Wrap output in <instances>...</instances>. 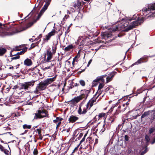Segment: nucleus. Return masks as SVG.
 <instances>
[{
    "instance_id": "obj_58",
    "label": "nucleus",
    "mask_w": 155,
    "mask_h": 155,
    "mask_svg": "<svg viewBox=\"0 0 155 155\" xmlns=\"http://www.w3.org/2000/svg\"><path fill=\"white\" fill-rule=\"evenodd\" d=\"M98 142V140L97 139V138H96L95 139V143H94V144H97Z\"/></svg>"
},
{
    "instance_id": "obj_53",
    "label": "nucleus",
    "mask_w": 155,
    "mask_h": 155,
    "mask_svg": "<svg viewBox=\"0 0 155 155\" xmlns=\"http://www.w3.org/2000/svg\"><path fill=\"white\" fill-rule=\"evenodd\" d=\"M94 82V81H93V82L92 83V85L93 86H96L97 85V82H95L94 83H93Z\"/></svg>"
},
{
    "instance_id": "obj_42",
    "label": "nucleus",
    "mask_w": 155,
    "mask_h": 155,
    "mask_svg": "<svg viewBox=\"0 0 155 155\" xmlns=\"http://www.w3.org/2000/svg\"><path fill=\"white\" fill-rule=\"evenodd\" d=\"M145 138L147 142H148L149 141L150 137L148 136L147 135H146Z\"/></svg>"
},
{
    "instance_id": "obj_54",
    "label": "nucleus",
    "mask_w": 155,
    "mask_h": 155,
    "mask_svg": "<svg viewBox=\"0 0 155 155\" xmlns=\"http://www.w3.org/2000/svg\"><path fill=\"white\" fill-rule=\"evenodd\" d=\"M92 59H90L89 61V62H88V63L87 64V66L88 67V66H89V65H90V64H91V63L92 62Z\"/></svg>"
},
{
    "instance_id": "obj_12",
    "label": "nucleus",
    "mask_w": 155,
    "mask_h": 155,
    "mask_svg": "<svg viewBox=\"0 0 155 155\" xmlns=\"http://www.w3.org/2000/svg\"><path fill=\"white\" fill-rule=\"evenodd\" d=\"M51 1V0H48V1H46V2L45 4L44 5L42 9L41 10L40 13L38 15L36 19L37 20H38L39 19L45 10L47 9Z\"/></svg>"
},
{
    "instance_id": "obj_22",
    "label": "nucleus",
    "mask_w": 155,
    "mask_h": 155,
    "mask_svg": "<svg viewBox=\"0 0 155 155\" xmlns=\"http://www.w3.org/2000/svg\"><path fill=\"white\" fill-rule=\"evenodd\" d=\"M6 50L5 48H0V56L3 55L6 52Z\"/></svg>"
},
{
    "instance_id": "obj_50",
    "label": "nucleus",
    "mask_w": 155,
    "mask_h": 155,
    "mask_svg": "<svg viewBox=\"0 0 155 155\" xmlns=\"http://www.w3.org/2000/svg\"><path fill=\"white\" fill-rule=\"evenodd\" d=\"M124 138H125V141H128V140L129 139V137L127 135H125Z\"/></svg>"
},
{
    "instance_id": "obj_7",
    "label": "nucleus",
    "mask_w": 155,
    "mask_h": 155,
    "mask_svg": "<svg viewBox=\"0 0 155 155\" xmlns=\"http://www.w3.org/2000/svg\"><path fill=\"white\" fill-rule=\"evenodd\" d=\"M35 81H32L27 82L19 84L18 87L20 90H28L31 87L33 86Z\"/></svg>"
},
{
    "instance_id": "obj_33",
    "label": "nucleus",
    "mask_w": 155,
    "mask_h": 155,
    "mask_svg": "<svg viewBox=\"0 0 155 155\" xmlns=\"http://www.w3.org/2000/svg\"><path fill=\"white\" fill-rule=\"evenodd\" d=\"M55 31L53 29L52 30V31L49 32L48 34L49 35V36L50 35L51 36H52L53 35H54L55 34Z\"/></svg>"
},
{
    "instance_id": "obj_30",
    "label": "nucleus",
    "mask_w": 155,
    "mask_h": 155,
    "mask_svg": "<svg viewBox=\"0 0 155 155\" xmlns=\"http://www.w3.org/2000/svg\"><path fill=\"white\" fill-rule=\"evenodd\" d=\"M57 88L56 85L54 84H52L50 87V90L52 91H54Z\"/></svg>"
},
{
    "instance_id": "obj_62",
    "label": "nucleus",
    "mask_w": 155,
    "mask_h": 155,
    "mask_svg": "<svg viewBox=\"0 0 155 155\" xmlns=\"http://www.w3.org/2000/svg\"><path fill=\"white\" fill-rule=\"evenodd\" d=\"M61 62L60 61L59 63V64H58V67L60 68L61 67Z\"/></svg>"
},
{
    "instance_id": "obj_18",
    "label": "nucleus",
    "mask_w": 155,
    "mask_h": 155,
    "mask_svg": "<svg viewBox=\"0 0 155 155\" xmlns=\"http://www.w3.org/2000/svg\"><path fill=\"white\" fill-rule=\"evenodd\" d=\"M57 75H56L52 78H48L45 80V81L47 85H48L49 84H51L57 78Z\"/></svg>"
},
{
    "instance_id": "obj_1",
    "label": "nucleus",
    "mask_w": 155,
    "mask_h": 155,
    "mask_svg": "<svg viewBox=\"0 0 155 155\" xmlns=\"http://www.w3.org/2000/svg\"><path fill=\"white\" fill-rule=\"evenodd\" d=\"M143 18L142 17L138 18L137 20L133 21L130 25L129 26V23H127V22L125 23H122L120 25H117L114 27L112 29V31L114 32L116 31H128L136 26L141 24L143 22Z\"/></svg>"
},
{
    "instance_id": "obj_13",
    "label": "nucleus",
    "mask_w": 155,
    "mask_h": 155,
    "mask_svg": "<svg viewBox=\"0 0 155 155\" xmlns=\"http://www.w3.org/2000/svg\"><path fill=\"white\" fill-rule=\"evenodd\" d=\"M148 56L147 55H144L139 59L137 62H135L134 64H138L146 62L148 61Z\"/></svg>"
},
{
    "instance_id": "obj_46",
    "label": "nucleus",
    "mask_w": 155,
    "mask_h": 155,
    "mask_svg": "<svg viewBox=\"0 0 155 155\" xmlns=\"http://www.w3.org/2000/svg\"><path fill=\"white\" fill-rule=\"evenodd\" d=\"M87 141H89L90 143H92V141H93V140H92V138L91 137H88L87 138Z\"/></svg>"
},
{
    "instance_id": "obj_8",
    "label": "nucleus",
    "mask_w": 155,
    "mask_h": 155,
    "mask_svg": "<svg viewBox=\"0 0 155 155\" xmlns=\"http://www.w3.org/2000/svg\"><path fill=\"white\" fill-rule=\"evenodd\" d=\"M48 85L44 81L43 82H40L37 84L34 92L36 94H38L40 93V92L45 89Z\"/></svg>"
},
{
    "instance_id": "obj_10",
    "label": "nucleus",
    "mask_w": 155,
    "mask_h": 155,
    "mask_svg": "<svg viewBox=\"0 0 155 155\" xmlns=\"http://www.w3.org/2000/svg\"><path fill=\"white\" fill-rule=\"evenodd\" d=\"M35 114V118H41L45 117H48V112L45 109L39 110L37 113Z\"/></svg>"
},
{
    "instance_id": "obj_45",
    "label": "nucleus",
    "mask_w": 155,
    "mask_h": 155,
    "mask_svg": "<svg viewBox=\"0 0 155 155\" xmlns=\"http://www.w3.org/2000/svg\"><path fill=\"white\" fill-rule=\"evenodd\" d=\"M3 152L5 154L7 155H8V150H7L5 149Z\"/></svg>"
},
{
    "instance_id": "obj_52",
    "label": "nucleus",
    "mask_w": 155,
    "mask_h": 155,
    "mask_svg": "<svg viewBox=\"0 0 155 155\" xmlns=\"http://www.w3.org/2000/svg\"><path fill=\"white\" fill-rule=\"evenodd\" d=\"M112 89V87H108L106 88L105 90H106V91H109V90H110L111 89Z\"/></svg>"
},
{
    "instance_id": "obj_24",
    "label": "nucleus",
    "mask_w": 155,
    "mask_h": 155,
    "mask_svg": "<svg viewBox=\"0 0 155 155\" xmlns=\"http://www.w3.org/2000/svg\"><path fill=\"white\" fill-rule=\"evenodd\" d=\"M38 40H39V39H38ZM41 40L40 39H39V40L38 41L36 42L35 43H32L31 45V46L30 49H31L32 48H34L36 46L38 45V44L39 43L40 41Z\"/></svg>"
},
{
    "instance_id": "obj_40",
    "label": "nucleus",
    "mask_w": 155,
    "mask_h": 155,
    "mask_svg": "<svg viewBox=\"0 0 155 155\" xmlns=\"http://www.w3.org/2000/svg\"><path fill=\"white\" fill-rule=\"evenodd\" d=\"M36 131L38 133V135H40L41 136V130L40 129H37L36 130Z\"/></svg>"
},
{
    "instance_id": "obj_29",
    "label": "nucleus",
    "mask_w": 155,
    "mask_h": 155,
    "mask_svg": "<svg viewBox=\"0 0 155 155\" xmlns=\"http://www.w3.org/2000/svg\"><path fill=\"white\" fill-rule=\"evenodd\" d=\"M106 114L104 113L99 114L98 116L99 119H100L102 117L104 118L106 116Z\"/></svg>"
},
{
    "instance_id": "obj_44",
    "label": "nucleus",
    "mask_w": 155,
    "mask_h": 155,
    "mask_svg": "<svg viewBox=\"0 0 155 155\" xmlns=\"http://www.w3.org/2000/svg\"><path fill=\"white\" fill-rule=\"evenodd\" d=\"M51 68H50V67H49L48 66H47V67H43L42 68V69L43 70V71H45L47 69H50Z\"/></svg>"
},
{
    "instance_id": "obj_16",
    "label": "nucleus",
    "mask_w": 155,
    "mask_h": 155,
    "mask_svg": "<svg viewBox=\"0 0 155 155\" xmlns=\"http://www.w3.org/2000/svg\"><path fill=\"white\" fill-rule=\"evenodd\" d=\"M53 54L52 53L51 51L49 50H48L47 51L46 54H45V58L46 56H47V58L46 59L45 61H49L52 59L53 57Z\"/></svg>"
},
{
    "instance_id": "obj_26",
    "label": "nucleus",
    "mask_w": 155,
    "mask_h": 155,
    "mask_svg": "<svg viewBox=\"0 0 155 155\" xmlns=\"http://www.w3.org/2000/svg\"><path fill=\"white\" fill-rule=\"evenodd\" d=\"M102 91H101V89H98V90L96 92V94L94 95V97L96 96L97 95H98L97 96V97H96V98H97L99 96H101V93H102Z\"/></svg>"
},
{
    "instance_id": "obj_60",
    "label": "nucleus",
    "mask_w": 155,
    "mask_h": 155,
    "mask_svg": "<svg viewBox=\"0 0 155 155\" xmlns=\"http://www.w3.org/2000/svg\"><path fill=\"white\" fill-rule=\"evenodd\" d=\"M33 12H34L33 11H31V12L28 15V16L29 15H31V16L33 14Z\"/></svg>"
},
{
    "instance_id": "obj_21",
    "label": "nucleus",
    "mask_w": 155,
    "mask_h": 155,
    "mask_svg": "<svg viewBox=\"0 0 155 155\" xmlns=\"http://www.w3.org/2000/svg\"><path fill=\"white\" fill-rule=\"evenodd\" d=\"M45 62L48 65L49 67H50V68H51L55 64L54 61H51L50 60L49 61H46Z\"/></svg>"
},
{
    "instance_id": "obj_39",
    "label": "nucleus",
    "mask_w": 155,
    "mask_h": 155,
    "mask_svg": "<svg viewBox=\"0 0 155 155\" xmlns=\"http://www.w3.org/2000/svg\"><path fill=\"white\" fill-rule=\"evenodd\" d=\"M38 151L36 148H35L33 152V154L34 155H37L38 154Z\"/></svg>"
},
{
    "instance_id": "obj_14",
    "label": "nucleus",
    "mask_w": 155,
    "mask_h": 155,
    "mask_svg": "<svg viewBox=\"0 0 155 155\" xmlns=\"http://www.w3.org/2000/svg\"><path fill=\"white\" fill-rule=\"evenodd\" d=\"M112 32H105L102 33L101 35L103 38H104L105 40H107L109 38L112 37Z\"/></svg>"
},
{
    "instance_id": "obj_35",
    "label": "nucleus",
    "mask_w": 155,
    "mask_h": 155,
    "mask_svg": "<svg viewBox=\"0 0 155 155\" xmlns=\"http://www.w3.org/2000/svg\"><path fill=\"white\" fill-rule=\"evenodd\" d=\"M79 83L82 86H84L85 85V81L83 80H81L79 81Z\"/></svg>"
},
{
    "instance_id": "obj_63",
    "label": "nucleus",
    "mask_w": 155,
    "mask_h": 155,
    "mask_svg": "<svg viewBox=\"0 0 155 155\" xmlns=\"http://www.w3.org/2000/svg\"><path fill=\"white\" fill-rule=\"evenodd\" d=\"M39 139H40V140H42L43 137L41 136H41L39 135Z\"/></svg>"
},
{
    "instance_id": "obj_4",
    "label": "nucleus",
    "mask_w": 155,
    "mask_h": 155,
    "mask_svg": "<svg viewBox=\"0 0 155 155\" xmlns=\"http://www.w3.org/2000/svg\"><path fill=\"white\" fill-rule=\"evenodd\" d=\"M130 101V97L128 96L124 97L118 101L117 103L120 104L118 106V109L120 112H123L126 109L127 106L129 104Z\"/></svg>"
},
{
    "instance_id": "obj_9",
    "label": "nucleus",
    "mask_w": 155,
    "mask_h": 155,
    "mask_svg": "<svg viewBox=\"0 0 155 155\" xmlns=\"http://www.w3.org/2000/svg\"><path fill=\"white\" fill-rule=\"evenodd\" d=\"M90 110L86 104L81 103L79 105L78 113L80 115L85 114Z\"/></svg>"
},
{
    "instance_id": "obj_43",
    "label": "nucleus",
    "mask_w": 155,
    "mask_h": 155,
    "mask_svg": "<svg viewBox=\"0 0 155 155\" xmlns=\"http://www.w3.org/2000/svg\"><path fill=\"white\" fill-rule=\"evenodd\" d=\"M147 151V149L146 148L143 151L141 152L140 153V155H143L144 154H145Z\"/></svg>"
},
{
    "instance_id": "obj_2",
    "label": "nucleus",
    "mask_w": 155,
    "mask_h": 155,
    "mask_svg": "<svg viewBox=\"0 0 155 155\" xmlns=\"http://www.w3.org/2000/svg\"><path fill=\"white\" fill-rule=\"evenodd\" d=\"M5 26L2 25L0 23V35L2 36H10L16 34L21 31L19 29V27L13 26L8 30L4 28Z\"/></svg>"
},
{
    "instance_id": "obj_17",
    "label": "nucleus",
    "mask_w": 155,
    "mask_h": 155,
    "mask_svg": "<svg viewBox=\"0 0 155 155\" xmlns=\"http://www.w3.org/2000/svg\"><path fill=\"white\" fill-rule=\"evenodd\" d=\"M79 118L76 116L71 115L68 118V121L69 123H73L77 121Z\"/></svg>"
},
{
    "instance_id": "obj_25",
    "label": "nucleus",
    "mask_w": 155,
    "mask_h": 155,
    "mask_svg": "<svg viewBox=\"0 0 155 155\" xmlns=\"http://www.w3.org/2000/svg\"><path fill=\"white\" fill-rule=\"evenodd\" d=\"M73 47L72 45H71L68 46L67 47H65L64 49V50L65 51H68L72 49Z\"/></svg>"
},
{
    "instance_id": "obj_36",
    "label": "nucleus",
    "mask_w": 155,
    "mask_h": 155,
    "mask_svg": "<svg viewBox=\"0 0 155 155\" xmlns=\"http://www.w3.org/2000/svg\"><path fill=\"white\" fill-rule=\"evenodd\" d=\"M121 112L118 109L116 110L114 114V116H116L119 113H120Z\"/></svg>"
},
{
    "instance_id": "obj_49",
    "label": "nucleus",
    "mask_w": 155,
    "mask_h": 155,
    "mask_svg": "<svg viewBox=\"0 0 155 155\" xmlns=\"http://www.w3.org/2000/svg\"><path fill=\"white\" fill-rule=\"evenodd\" d=\"M81 4V2H77V8H79V7L80 6Z\"/></svg>"
},
{
    "instance_id": "obj_55",
    "label": "nucleus",
    "mask_w": 155,
    "mask_h": 155,
    "mask_svg": "<svg viewBox=\"0 0 155 155\" xmlns=\"http://www.w3.org/2000/svg\"><path fill=\"white\" fill-rule=\"evenodd\" d=\"M69 17V16L67 15H65L63 19V20H65V19L67 18L68 17Z\"/></svg>"
},
{
    "instance_id": "obj_19",
    "label": "nucleus",
    "mask_w": 155,
    "mask_h": 155,
    "mask_svg": "<svg viewBox=\"0 0 155 155\" xmlns=\"http://www.w3.org/2000/svg\"><path fill=\"white\" fill-rule=\"evenodd\" d=\"M114 75V74L113 72H112L108 74L106 82L108 83L111 81Z\"/></svg>"
},
{
    "instance_id": "obj_64",
    "label": "nucleus",
    "mask_w": 155,
    "mask_h": 155,
    "mask_svg": "<svg viewBox=\"0 0 155 155\" xmlns=\"http://www.w3.org/2000/svg\"><path fill=\"white\" fill-rule=\"evenodd\" d=\"M153 119H155V111L153 114Z\"/></svg>"
},
{
    "instance_id": "obj_56",
    "label": "nucleus",
    "mask_w": 155,
    "mask_h": 155,
    "mask_svg": "<svg viewBox=\"0 0 155 155\" xmlns=\"http://www.w3.org/2000/svg\"><path fill=\"white\" fill-rule=\"evenodd\" d=\"M70 128H68V129H67L66 130V132H68V133L69 132V131H70ZM65 130H66V129H64V130H63V131H65Z\"/></svg>"
},
{
    "instance_id": "obj_32",
    "label": "nucleus",
    "mask_w": 155,
    "mask_h": 155,
    "mask_svg": "<svg viewBox=\"0 0 155 155\" xmlns=\"http://www.w3.org/2000/svg\"><path fill=\"white\" fill-rule=\"evenodd\" d=\"M155 130V127H152L150 128L149 130V132L150 134H151L154 132Z\"/></svg>"
},
{
    "instance_id": "obj_47",
    "label": "nucleus",
    "mask_w": 155,
    "mask_h": 155,
    "mask_svg": "<svg viewBox=\"0 0 155 155\" xmlns=\"http://www.w3.org/2000/svg\"><path fill=\"white\" fill-rule=\"evenodd\" d=\"M20 116L19 114L18 113H14L12 115V116H14L15 117H18Z\"/></svg>"
},
{
    "instance_id": "obj_61",
    "label": "nucleus",
    "mask_w": 155,
    "mask_h": 155,
    "mask_svg": "<svg viewBox=\"0 0 155 155\" xmlns=\"http://www.w3.org/2000/svg\"><path fill=\"white\" fill-rule=\"evenodd\" d=\"M20 66V64H18L16 66H15V68L16 69H17Z\"/></svg>"
},
{
    "instance_id": "obj_41",
    "label": "nucleus",
    "mask_w": 155,
    "mask_h": 155,
    "mask_svg": "<svg viewBox=\"0 0 155 155\" xmlns=\"http://www.w3.org/2000/svg\"><path fill=\"white\" fill-rule=\"evenodd\" d=\"M51 37V36L50 35L49 36V35L48 34L47 35H46L45 39L46 40H47V41H48L50 39Z\"/></svg>"
},
{
    "instance_id": "obj_23",
    "label": "nucleus",
    "mask_w": 155,
    "mask_h": 155,
    "mask_svg": "<svg viewBox=\"0 0 155 155\" xmlns=\"http://www.w3.org/2000/svg\"><path fill=\"white\" fill-rule=\"evenodd\" d=\"M80 57V54L78 52V54L75 56L74 58V59L73 60L72 62V64L73 65H74V63L75 61L77 62L78 61V59H77V58H79Z\"/></svg>"
},
{
    "instance_id": "obj_38",
    "label": "nucleus",
    "mask_w": 155,
    "mask_h": 155,
    "mask_svg": "<svg viewBox=\"0 0 155 155\" xmlns=\"http://www.w3.org/2000/svg\"><path fill=\"white\" fill-rule=\"evenodd\" d=\"M116 117L114 116H113L110 117V120L111 122H113L116 119Z\"/></svg>"
},
{
    "instance_id": "obj_59",
    "label": "nucleus",
    "mask_w": 155,
    "mask_h": 155,
    "mask_svg": "<svg viewBox=\"0 0 155 155\" xmlns=\"http://www.w3.org/2000/svg\"><path fill=\"white\" fill-rule=\"evenodd\" d=\"M155 143V137L154 138L153 140L151 142V143L152 144H153Z\"/></svg>"
},
{
    "instance_id": "obj_6",
    "label": "nucleus",
    "mask_w": 155,
    "mask_h": 155,
    "mask_svg": "<svg viewBox=\"0 0 155 155\" xmlns=\"http://www.w3.org/2000/svg\"><path fill=\"white\" fill-rule=\"evenodd\" d=\"M143 12L147 13H152L151 14L148 16V17H155V3L148 5L147 7L143 9Z\"/></svg>"
},
{
    "instance_id": "obj_48",
    "label": "nucleus",
    "mask_w": 155,
    "mask_h": 155,
    "mask_svg": "<svg viewBox=\"0 0 155 155\" xmlns=\"http://www.w3.org/2000/svg\"><path fill=\"white\" fill-rule=\"evenodd\" d=\"M61 120H59V121L58 122V123L57 124V125L56 126V129H58V127L60 125L61 123Z\"/></svg>"
},
{
    "instance_id": "obj_31",
    "label": "nucleus",
    "mask_w": 155,
    "mask_h": 155,
    "mask_svg": "<svg viewBox=\"0 0 155 155\" xmlns=\"http://www.w3.org/2000/svg\"><path fill=\"white\" fill-rule=\"evenodd\" d=\"M23 128L24 129H30L31 128V126L25 124L23 125Z\"/></svg>"
},
{
    "instance_id": "obj_28",
    "label": "nucleus",
    "mask_w": 155,
    "mask_h": 155,
    "mask_svg": "<svg viewBox=\"0 0 155 155\" xmlns=\"http://www.w3.org/2000/svg\"><path fill=\"white\" fill-rule=\"evenodd\" d=\"M63 120V119L62 118L57 117L56 118V119L55 120H53V121L54 123L56 124L58 123L59 120Z\"/></svg>"
},
{
    "instance_id": "obj_51",
    "label": "nucleus",
    "mask_w": 155,
    "mask_h": 155,
    "mask_svg": "<svg viewBox=\"0 0 155 155\" xmlns=\"http://www.w3.org/2000/svg\"><path fill=\"white\" fill-rule=\"evenodd\" d=\"M0 149L1 151L3 152L5 149L0 144Z\"/></svg>"
},
{
    "instance_id": "obj_37",
    "label": "nucleus",
    "mask_w": 155,
    "mask_h": 155,
    "mask_svg": "<svg viewBox=\"0 0 155 155\" xmlns=\"http://www.w3.org/2000/svg\"><path fill=\"white\" fill-rule=\"evenodd\" d=\"M148 114V113L147 112H146L144 113L141 116V118H143L145 117Z\"/></svg>"
},
{
    "instance_id": "obj_5",
    "label": "nucleus",
    "mask_w": 155,
    "mask_h": 155,
    "mask_svg": "<svg viewBox=\"0 0 155 155\" xmlns=\"http://www.w3.org/2000/svg\"><path fill=\"white\" fill-rule=\"evenodd\" d=\"M28 48L27 47H24L23 46H19L15 47L14 49L15 50L18 51L22 50V51L19 52H18L16 54H12V52L10 53L11 56H15V57H12L11 58V61H12L13 60L18 59L19 58L20 56L18 54H23L27 50Z\"/></svg>"
},
{
    "instance_id": "obj_20",
    "label": "nucleus",
    "mask_w": 155,
    "mask_h": 155,
    "mask_svg": "<svg viewBox=\"0 0 155 155\" xmlns=\"http://www.w3.org/2000/svg\"><path fill=\"white\" fill-rule=\"evenodd\" d=\"M24 63L26 66H30L32 64V62L31 59L27 58L25 60Z\"/></svg>"
},
{
    "instance_id": "obj_3",
    "label": "nucleus",
    "mask_w": 155,
    "mask_h": 155,
    "mask_svg": "<svg viewBox=\"0 0 155 155\" xmlns=\"http://www.w3.org/2000/svg\"><path fill=\"white\" fill-rule=\"evenodd\" d=\"M81 94L80 95L74 97L69 101V105L71 106H75L77 103L83 98L86 99L89 94L90 93V91L88 90H81Z\"/></svg>"
},
{
    "instance_id": "obj_34",
    "label": "nucleus",
    "mask_w": 155,
    "mask_h": 155,
    "mask_svg": "<svg viewBox=\"0 0 155 155\" xmlns=\"http://www.w3.org/2000/svg\"><path fill=\"white\" fill-rule=\"evenodd\" d=\"M57 49V47L56 45L54 47H52V52L53 54H54L55 53L56 50Z\"/></svg>"
},
{
    "instance_id": "obj_15",
    "label": "nucleus",
    "mask_w": 155,
    "mask_h": 155,
    "mask_svg": "<svg viewBox=\"0 0 155 155\" xmlns=\"http://www.w3.org/2000/svg\"><path fill=\"white\" fill-rule=\"evenodd\" d=\"M97 98L94 96L86 104L90 109L93 106L94 103L96 102Z\"/></svg>"
},
{
    "instance_id": "obj_11",
    "label": "nucleus",
    "mask_w": 155,
    "mask_h": 155,
    "mask_svg": "<svg viewBox=\"0 0 155 155\" xmlns=\"http://www.w3.org/2000/svg\"><path fill=\"white\" fill-rule=\"evenodd\" d=\"M105 77V75L98 77L94 80L93 83H94L95 82L100 81V84L98 86V89H101L104 87L105 81L104 78Z\"/></svg>"
},
{
    "instance_id": "obj_27",
    "label": "nucleus",
    "mask_w": 155,
    "mask_h": 155,
    "mask_svg": "<svg viewBox=\"0 0 155 155\" xmlns=\"http://www.w3.org/2000/svg\"><path fill=\"white\" fill-rule=\"evenodd\" d=\"M40 70H39L37 68H35L34 69V70H33L32 73L33 75L34 74H38V73H39Z\"/></svg>"
},
{
    "instance_id": "obj_57",
    "label": "nucleus",
    "mask_w": 155,
    "mask_h": 155,
    "mask_svg": "<svg viewBox=\"0 0 155 155\" xmlns=\"http://www.w3.org/2000/svg\"><path fill=\"white\" fill-rule=\"evenodd\" d=\"M85 140V137H84V138H83L82 140L80 141V144L82 142H83V141H84Z\"/></svg>"
}]
</instances>
